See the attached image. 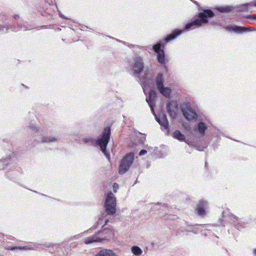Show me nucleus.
Returning a JSON list of instances; mask_svg holds the SVG:
<instances>
[{
	"mask_svg": "<svg viewBox=\"0 0 256 256\" xmlns=\"http://www.w3.org/2000/svg\"><path fill=\"white\" fill-rule=\"evenodd\" d=\"M96 256H100V252H98V254Z\"/></svg>",
	"mask_w": 256,
	"mask_h": 256,
	"instance_id": "393cba45",
	"label": "nucleus"
},
{
	"mask_svg": "<svg viewBox=\"0 0 256 256\" xmlns=\"http://www.w3.org/2000/svg\"><path fill=\"white\" fill-rule=\"evenodd\" d=\"M153 48L156 52L157 53L158 61L160 63H164V52L160 50V44H156L153 46Z\"/></svg>",
	"mask_w": 256,
	"mask_h": 256,
	"instance_id": "0eeeda50",
	"label": "nucleus"
},
{
	"mask_svg": "<svg viewBox=\"0 0 256 256\" xmlns=\"http://www.w3.org/2000/svg\"><path fill=\"white\" fill-rule=\"evenodd\" d=\"M142 68V64L141 62H138V64H136V66H135L136 69L134 70L136 72H139L140 70Z\"/></svg>",
	"mask_w": 256,
	"mask_h": 256,
	"instance_id": "a211bd4d",
	"label": "nucleus"
},
{
	"mask_svg": "<svg viewBox=\"0 0 256 256\" xmlns=\"http://www.w3.org/2000/svg\"><path fill=\"white\" fill-rule=\"evenodd\" d=\"M110 129L106 128L104 130L102 137L97 140V143L104 154L106 152V148L110 138Z\"/></svg>",
	"mask_w": 256,
	"mask_h": 256,
	"instance_id": "423d86ee",
	"label": "nucleus"
},
{
	"mask_svg": "<svg viewBox=\"0 0 256 256\" xmlns=\"http://www.w3.org/2000/svg\"><path fill=\"white\" fill-rule=\"evenodd\" d=\"M173 137L180 141H184L185 140L184 136L179 131H176L173 134Z\"/></svg>",
	"mask_w": 256,
	"mask_h": 256,
	"instance_id": "ddd939ff",
	"label": "nucleus"
},
{
	"mask_svg": "<svg viewBox=\"0 0 256 256\" xmlns=\"http://www.w3.org/2000/svg\"><path fill=\"white\" fill-rule=\"evenodd\" d=\"M205 204L206 202H200L198 206V214L200 216H202L205 214V209L204 208Z\"/></svg>",
	"mask_w": 256,
	"mask_h": 256,
	"instance_id": "9b49d317",
	"label": "nucleus"
},
{
	"mask_svg": "<svg viewBox=\"0 0 256 256\" xmlns=\"http://www.w3.org/2000/svg\"><path fill=\"white\" fill-rule=\"evenodd\" d=\"M182 31L181 30H176L172 34H170L166 39V42L174 38L176 36L180 34H182Z\"/></svg>",
	"mask_w": 256,
	"mask_h": 256,
	"instance_id": "4468645a",
	"label": "nucleus"
},
{
	"mask_svg": "<svg viewBox=\"0 0 256 256\" xmlns=\"http://www.w3.org/2000/svg\"><path fill=\"white\" fill-rule=\"evenodd\" d=\"M114 236V232L112 230H102L95 235L87 238L85 239L84 242L88 244L92 242H101L108 238L113 237Z\"/></svg>",
	"mask_w": 256,
	"mask_h": 256,
	"instance_id": "f257e3e1",
	"label": "nucleus"
},
{
	"mask_svg": "<svg viewBox=\"0 0 256 256\" xmlns=\"http://www.w3.org/2000/svg\"><path fill=\"white\" fill-rule=\"evenodd\" d=\"M206 129V124L203 122H200L198 124V131L200 132L203 134L204 131Z\"/></svg>",
	"mask_w": 256,
	"mask_h": 256,
	"instance_id": "dca6fc26",
	"label": "nucleus"
},
{
	"mask_svg": "<svg viewBox=\"0 0 256 256\" xmlns=\"http://www.w3.org/2000/svg\"><path fill=\"white\" fill-rule=\"evenodd\" d=\"M99 252L102 256H117L116 254L110 250H103Z\"/></svg>",
	"mask_w": 256,
	"mask_h": 256,
	"instance_id": "9d476101",
	"label": "nucleus"
},
{
	"mask_svg": "<svg viewBox=\"0 0 256 256\" xmlns=\"http://www.w3.org/2000/svg\"><path fill=\"white\" fill-rule=\"evenodd\" d=\"M105 209L107 214H113L116 211V200L112 192L108 194L105 202Z\"/></svg>",
	"mask_w": 256,
	"mask_h": 256,
	"instance_id": "7ed1b4c3",
	"label": "nucleus"
},
{
	"mask_svg": "<svg viewBox=\"0 0 256 256\" xmlns=\"http://www.w3.org/2000/svg\"><path fill=\"white\" fill-rule=\"evenodd\" d=\"M146 152H147L146 150H142L141 151H140V152L139 153V155L140 156H143L144 154H146Z\"/></svg>",
	"mask_w": 256,
	"mask_h": 256,
	"instance_id": "412c9836",
	"label": "nucleus"
},
{
	"mask_svg": "<svg viewBox=\"0 0 256 256\" xmlns=\"http://www.w3.org/2000/svg\"><path fill=\"white\" fill-rule=\"evenodd\" d=\"M158 123L164 128H167L168 127V122L164 114H160L158 118H156Z\"/></svg>",
	"mask_w": 256,
	"mask_h": 256,
	"instance_id": "1a4fd4ad",
	"label": "nucleus"
},
{
	"mask_svg": "<svg viewBox=\"0 0 256 256\" xmlns=\"http://www.w3.org/2000/svg\"><path fill=\"white\" fill-rule=\"evenodd\" d=\"M245 28H242V27H240V26H236L234 28V30H235V31H240V30H245Z\"/></svg>",
	"mask_w": 256,
	"mask_h": 256,
	"instance_id": "6ab92c4d",
	"label": "nucleus"
},
{
	"mask_svg": "<svg viewBox=\"0 0 256 256\" xmlns=\"http://www.w3.org/2000/svg\"><path fill=\"white\" fill-rule=\"evenodd\" d=\"M164 79L162 74H158L156 78V84L157 88L160 92L164 96H168L171 92V90L168 87L163 86Z\"/></svg>",
	"mask_w": 256,
	"mask_h": 256,
	"instance_id": "39448f33",
	"label": "nucleus"
},
{
	"mask_svg": "<svg viewBox=\"0 0 256 256\" xmlns=\"http://www.w3.org/2000/svg\"><path fill=\"white\" fill-rule=\"evenodd\" d=\"M214 13L209 10H205L199 14L198 18L194 22L187 24L186 26L185 29L188 30L192 26L199 27L202 24H206L208 22L206 18L214 16Z\"/></svg>",
	"mask_w": 256,
	"mask_h": 256,
	"instance_id": "f03ea898",
	"label": "nucleus"
},
{
	"mask_svg": "<svg viewBox=\"0 0 256 256\" xmlns=\"http://www.w3.org/2000/svg\"><path fill=\"white\" fill-rule=\"evenodd\" d=\"M252 17L253 18L256 19V15H253Z\"/></svg>",
	"mask_w": 256,
	"mask_h": 256,
	"instance_id": "5701e85b",
	"label": "nucleus"
},
{
	"mask_svg": "<svg viewBox=\"0 0 256 256\" xmlns=\"http://www.w3.org/2000/svg\"><path fill=\"white\" fill-rule=\"evenodd\" d=\"M127 164H128V162H125V165H126Z\"/></svg>",
	"mask_w": 256,
	"mask_h": 256,
	"instance_id": "a878e982",
	"label": "nucleus"
},
{
	"mask_svg": "<svg viewBox=\"0 0 256 256\" xmlns=\"http://www.w3.org/2000/svg\"><path fill=\"white\" fill-rule=\"evenodd\" d=\"M255 5L256 6V4H255Z\"/></svg>",
	"mask_w": 256,
	"mask_h": 256,
	"instance_id": "bb28decb",
	"label": "nucleus"
},
{
	"mask_svg": "<svg viewBox=\"0 0 256 256\" xmlns=\"http://www.w3.org/2000/svg\"><path fill=\"white\" fill-rule=\"evenodd\" d=\"M184 115L188 120H194L196 117V114L192 109L188 108L184 111Z\"/></svg>",
	"mask_w": 256,
	"mask_h": 256,
	"instance_id": "6e6552de",
	"label": "nucleus"
},
{
	"mask_svg": "<svg viewBox=\"0 0 256 256\" xmlns=\"http://www.w3.org/2000/svg\"><path fill=\"white\" fill-rule=\"evenodd\" d=\"M54 140H55V138H52L51 140H47L46 142H54Z\"/></svg>",
	"mask_w": 256,
	"mask_h": 256,
	"instance_id": "4be33fe9",
	"label": "nucleus"
},
{
	"mask_svg": "<svg viewBox=\"0 0 256 256\" xmlns=\"http://www.w3.org/2000/svg\"><path fill=\"white\" fill-rule=\"evenodd\" d=\"M131 250L132 253L136 256H140L142 253V251L141 248L138 246H132Z\"/></svg>",
	"mask_w": 256,
	"mask_h": 256,
	"instance_id": "f8f14e48",
	"label": "nucleus"
},
{
	"mask_svg": "<svg viewBox=\"0 0 256 256\" xmlns=\"http://www.w3.org/2000/svg\"><path fill=\"white\" fill-rule=\"evenodd\" d=\"M134 158L132 154H128L123 158L118 169L120 174H124L129 169L133 162Z\"/></svg>",
	"mask_w": 256,
	"mask_h": 256,
	"instance_id": "20e7f679",
	"label": "nucleus"
},
{
	"mask_svg": "<svg viewBox=\"0 0 256 256\" xmlns=\"http://www.w3.org/2000/svg\"><path fill=\"white\" fill-rule=\"evenodd\" d=\"M118 188V185L117 184H113V189L114 191L116 192L117 191V190Z\"/></svg>",
	"mask_w": 256,
	"mask_h": 256,
	"instance_id": "aec40b11",
	"label": "nucleus"
},
{
	"mask_svg": "<svg viewBox=\"0 0 256 256\" xmlns=\"http://www.w3.org/2000/svg\"><path fill=\"white\" fill-rule=\"evenodd\" d=\"M156 96V92H154L152 91L149 94L148 98H146V102L149 104L150 107H152V105L150 104L155 99Z\"/></svg>",
	"mask_w": 256,
	"mask_h": 256,
	"instance_id": "2eb2a0df",
	"label": "nucleus"
},
{
	"mask_svg": "<svg viewBox=\"0 0 256 256\" xmlns=\"http://www.w3.org/2000/svg\"><path fill=\"white\" fill-rule=\"evenodd\" d=\"M254 254H255V256H256V250H254Z\"/></svg>",
	"mask_w": 256,
	"mask_h": 256,
	"instance_id": "b1692460",
	"label": "nucleus"
},
{
	"mask_svg": "<svg viewBox=\"0 0 256 256\" xmlns=\"http://www.w3.org/2000/svg\"><path fill=\"white\" fill-rule=\"evenodd\" d=\"M218 10L221 12H228L230 10V8L228 6H220L218 8Z\"/></svg>",
	"mask_w": 256,
	"mask_h": 256,
	"instance_id": "f3484780",
	"label": "nucleus"
}]
</instances>
